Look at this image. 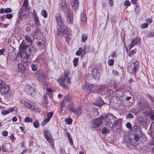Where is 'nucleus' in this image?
I'll list each match as a JSON object with an SVG mask.
<instances>
[{"label": "nucleus", "instance_id": "1", "mask_svg": "<svg viewBox=\"0 0 154 154\" xmlns=\"http://www.w3.org/2000/svg\"><path fill=\"white\" fill-rule=\"evenodd\" d=\"M19 48L21 51H24V53L25 54V55H24V54L23 55H23L21 56V60L22 62L24 63H27L28 61V58L29 57V54H27V52L26 51L28 49L29 50L28 52L30 53L31 52L30 49L29 48L28 45L24 43L23 41H22L21 43L19 46ZM28 54L29 53H28Z\"/></svg>", "mask_w": 154, "mask_h": 154}, {"label": "nucleus", "instance_id": "2", "mask_svg": "<svg viewBox=\"0 0 154 154\" xmlns=\"http://www.w3.org/2000/svg\"><path fill=\"white\" fill-rule=\"evenodd\" d=\"M34 75L40 83H43L45 82L46 77L42 70L40 69L38 70L35 73Z\"/></svg>", "mask_w": 154, "mask_h": 154}, {"label": "nucleus", "instance_id": "3", "mask_svg": "<svg viewBox=\"0 0 154 154\" xmlns=\"http://www.w3.org/2000/svg\"><path fill=\"white\" fill-rule=\"evenodd\" d=\"M83 89L86 92L90 93H94L97 91L95 85H93L90 83H85L83 88Z\"/></svg>", "mask_w": 154, "mask_h": 154}, {"label": "nucleus", "instance_id": "4", "mask_svg": "<svg viewBox=\"0 0 154 154\" xmlns=\"http://www.w3.org/2000/svg\"><path fill=\"white\" fill-rule=\"evenodd\" d=\"M27 10L24 9L23 7H21L18 13V17L16 21L17 23H19L20 21L23 20V17L26 16Z\"/></svg>", "mask_w": 154, "mask_h": 154}, {"label": "nucleus", "instance_id": "5", "mask_svg": "<svg viewBox=\"0 0 154 154\" xmlns=\"http://www.w3.org/2000/svg\"><path fill=\"white\" fill-rule=\"evenodd\" d=\"M56 17L58 24V25L57 26V29L58 30V34L59 35L60 32V30H61V28L63 27V23L60 14H56Z\"/></svg>", "mask_w": 154, "mask_h": 154}, {"label": "nucleus", "instance_id": "6", "mask_svg": "<svg viewBox=\"0 0 154 154\" xmlns=\"http://www.w3.org/2000/svg\"><path fill=\"white\" fill-rule=\"evenodd\" d=\"M116 119V117L114 116L112 114L110 113L107 114L105 117H104L103 119L106 124L109 126L112 123L111 121L112 119L115 120Z\"/></svg>", "mask_w": 154, "mask_h": 154}, {"label": "nucleus", "instance_id": "7", "mask_svg": "<svg viewBox=\"0 0 154 154\" xmlns=\"http://www.w3.org/2000/svg\"><path fill=\"white\" fill-rule=\"evenodd\" d=\"M69 75V72L68 71H65L64 72V76H62L60 78V85H61L63 88L65 89L67 88L68 87L66 85V84L65 82V81L66 77H67V76Z\"/></svg>", "mask_w": 154, "mask_h": 154}, {"label": "nucleus", "instance_id": "8", "mask_svg": "<svg viewBox=\"0 0 154 154\" xmlns=\"http://www.w3.org/2000/svg\"><path fill=\"white\" fill-rule=\"evenodd\" d=\"M103 119L104 116L94 119L93 121V126L96 128L99 127L102 123Z\"/></svg>", "mask_w": 154, "mask_h": 154}, {"label": "nucleus", "instance_id": "9", "mask_svg": "<svg viewBox=\"0 0 154 154\" xmlns=\"http://www.w3.org/2000/svg\"><path fill=\"white\" fill-rule=\"evenodd\" d=\"M62 28L63 27L61 28V30H60V32L59 35L58 34V30H57V36H58L59 37H60L62 36V35L66 39H68L70 36L69 31L66 28L64 29V28H63V31Z\"/></svg>", "mask_w": 154, "mask_h": 154}, {"label": "nucleus", "instance_id": "10", "mask_svg": "<svg viewBox=\"0 0 154 154\" xmlns=\"http://www.w3.org/2000/svg\"><path fill=\"white\" fill-rule=\"evenodd\" d=\"M66 21L69 24H72L73 23V13L72 11H69L66 12Z\"/></svg>", "mask_w": 154, "mask_h": 154}, {"label": "nucleus", "instance_id": "11", "mask_svg": "<svg viewBox=\"0 0 154 154\" xmlns=\"http://www.w3.org/2000/svg\"><path fill=\"white\" fill-rule=\"evenodd\" d=\"M24 104L25 106L28 108L29 109L31 110L34 112H39L40 111V109L32 105L31 104L28 102H24Z\"/></svg>", "mask_w": 154, "mask_h": 154}, {"label": "nucleus", "instance_id": "12", "mask_svg": "<svg viewBox=\"0 0 154 154\" xmlns=\"http://www.w3.org/2000/svg\"><path fill=\"white\" fill-rule=\"evenodd\" d=\"M44 135L45 138L48 142L52 143L53 142L52 136L49 131L45 130L44 131Z\"/></svg>", "mask_w": 154, "mask_h": 154}, {"label": "nucleus", "instance_id": "13", "mask_svg": "<svg viewBox=\"0 0 154 154\" xmlns=\"http://www.w3.org/2000/svg\"><path fill=\"white\" fill-rule=\"evenodd\" d=\"M115 121L112 125V129L114 131L115 128L118 129L121 128V122L122 120L120 119H118L117 120H114Z\"/></svg>", "mask_w": 154, "mask_h": 154}, {"label": "nucleus", "instance_id": "14", "mask_svg": "<svg viewBox=\"0 0 154 154\" xmlns=\"http://www.w3.org/2000/svg\"><path fill=\"white\" fill-rule=\"evenodd\" d=\"M60 4L62 9L64 12H66L70 10H69L67 7V4L65 0H60Z\"/></svg>", "mask_w": 154, "mask_h": 154}, {"label": "nucleus", "instance_id": "15", "mask_svg": "<svg viewBox=\"0 0 154 154\" xmlns=\"http://www.w3.org/2000/svg\"><path fill=\"white\" fill-rule=\"evenodd\" d=\"M94 104L99 107H101L104 104V101L100 97H98L96 99L95 102H93Z\"/></svg>", "mask_w": 154, "mask_h": 154}, {"label": "nucleus", "instance_id": "16", "mask_svg": "<svg viewBox=\"0 0 154 154\" xmlns=\"http://www.w3.org/2000/svg\"><path fill=\"white\" fill-rule=\"evenodd\" d=\"M10 87L8 85H5L0 89V93L2 94L7 93L9 91Z\"/></svg>", "mask_w": 154, "mask_h": 154}, {"label": "nucleus", "instance_id": "17", "mask_svg": "<svg viewBox=\"0 0 154 154\" xmlns=\"http://www.w3.org/2000/svg\"><path fill=\"white\" fill-rule=\"evenodd\" d=\"M91 73L93 77L95 79H98L100 77V72L98 69L94 68L91 71Z\"/></svg>", "mask_w": 154, "mask_h": 154}, {"label": "nucleus", "instance_id": "18", "mask_svg": "<svg viewBox=\"0 0 154 154\" xmlns=\"http://www.w3.org/2000/svg\"><path fill=\"white\" fill-rule=\"evenodd\" d=\"M140 38H136L132 40L131 42L129 44L128 47L129 49L130 50L132 48H133L135 45L137 44L138 41L140 40Z\"/></svg>", "mask_w": 154, "mask_h": 154}, {"label": "nucleus", "instance_id": "19", "mask_svg": "<svg viewBox=\"0 0 154 154\" xmlns=\"http://www.w3.org/2000/svg\"><path fill=\"white\" fill-rule=\"evenodd\" d=\"M133 67L132 69V73L134 74H136L137 70H138L139 67L138 62L136 61L135 62H133Z\"/></svg>", "mask_w": 154, "mask_h": 154}, {"label": "nucleus", "instance_id": "20", "mask_svg": "<svg viewBox=\"0 0 154 154\" xmlns=\"http://www.w3.org/2000/svg\"><path fill=\"white\" fill-rule=\"evenodd\" d=\"M132 130L135 133H138V134H141L142 132L141 128L135 124L134 125Z\"/></svg>", "mask_w": 154, "mask_h": 154}, {"label": "nucleus", "instance_id": "21", "mask_svg": "<svg viewBox=\"0 0 154 154\" xmlns=\"http://www.w3.org/2000/svg\"><path fill=\"white\" fill-rule=\"evenodd\" d=\"M19 71L20 72H23L25 70L26 67L22 63H19L18 65Z\"/></svg>", "mask_w": 154, "mask_h": 154}, {"label": "nucleus", "instance_id": "22", "mask_svg": "<svg viewBox=\"0 0 154 154\" xmlns=\"http://www.w3.org/2000/svg\"><path fill=\"white\" fill-rule=\"evenodd\" d=\"M12 11V9L10 8H7L6 9L1 8L0 10V12L2 14H3L4 13H10Z\"/></svg>", "mask_w": 154, "mask_h": 154}, {"label": "nucleus", "instance_id": "23", "mask_svg": "<svg viewBox=\"0 0 154 154\" xmlns=\"http://www.w3.org/2000/svg\"><path fill=\"white\" fill-rule=\"evenodd\" d=\"M77 116H78L82 113V109L81 107H79L76 109H75L73 113Z\"/></svg>", "mask_w": 154, "mask_h": 154}, {"label": "nucleus", "instance_id": "24", "mask_svg": "<svg viewBox=\"0 0 154 154\" xmlns=\"http://www.w3.org/2000/svg\"><path fill=\"white\" fill-rule=\"evenodd\" d=\"M71 4L72 7H74L76 8L79 5V1L78 0H71Z\"/></svg>", "mask_w": 154, "mask_h": 154}, {"label": "nucleus", "instance_id": "25", "mask_svg": "<svg viewBox=\"0 0 154 154\" xmlns=\"http://www.w3.org/2000/svg\"><path fill=\"white\" fill-rule=\"evenodd\" d=\"M139 108L140 111L142 110L146 106V103L144 102H139L138 103Z\"/></svg>", "mask_w": 154, "mask_h": 154}, {"label": "nucleus", "instance_id": "26", "mask_svg": "<svg viewBox=\"0 0 154 154\" xmlns=\"http://www.w3.org/2000/svg\"><path fill=\"white\" fill-rule=\"evenodd\" d=\"M121 104L123 106H130L132 105V103L129 100L128 101H124L123 103H121Z\"/></svg>", "mask_w": 154, "mask_h": 154}, {"label": "nucleus", "instance_id": "27", "mask_svg": "<svg viewBox=\"0 0 154 154\" xmlns=\"http://www.w3.org/2000/svg\"><path fill=\"white\" fill-rule=\"evenodd\" d=\"M102 133L103 134H108L109 132V130L107 129L106 127H104L102 130Z\"/></svg>", "mask_w": 154, "mask_h": 154}, {"label": "nucleus", "instance_id": "28", "mask_svg": "<svg viewBox=\"0 0 154 154\" xmlns=\"http://www.w3.org/2000/svg\"><path fill=\"white\" fill-rule=\"evenodd\" d=\"M33 17L34 18V22L35 23H36L37 25L40 24L38 18L37 17L36 15H34L33 16Z\"/></svg>", "mask_w": 154, "mask_h": 154}, {"label": "nucleus", "instance_id": "29", "mask_svg": "<svg viewBox=\"0 0 154 154\" xmlns=\"http://www.w3.org/2000/svg\"><path fill=\"white\" fill-rule=\"evenodd\" d=\"M27 87L29 89V90L28 91V93L29 94H31L34 92V89L33 88L31 87L29 85L27 86Z\"/></svg>", "mask_w": 154, "mask_h": 154}, {"label": "nucleus", "instance_id": "30", "mask_svg": "<svg viewBox=\"0 0 154 154\" xmlns=\"http://www.w3.org/2000/svg\"><path fill=\"white\" fill-rule=\"evenodd\" d=\"M87 36L85 34H83L81 36V41L82 42H85L87 39Z\"/></svg>", "mask_w": 154, "mask_h": 154}, {"label": "nucleus", "instance_id": "31", "mask_svg": "<svg viewBox=\"0 0 154 154\" xmlns=\"http://www.w3.org/2000/svg\"><path fill=\"white\" fill-rule=\"evenodd\" d=\"M65 122L68 125H71L72 122V119L70 118L69 117L66 119L65 120Z\"/></svg>", "mask_w": 154, "mask_h": 154}, {"label": "nucleus", "instance_id": "32", "mask_svg": "<svg viewBox=\"0 0 154 154\" xmlns=\"http://www.w3.org/2000/svg\"><path fill=\"white\" fill-rule=\"evenodd\" d=\"M31 67L32 70L35 71H36L38 67V66L37 64L32 63Z\"/></svg>", "mask_w": 154, "mask_h": 154}, {"label": "nucleus", "instance_id": "33", "mask_svg": "<svg viewBox=\"0 0 154 154\" xmlns=\"http://www.w3.org/2000/svg\"><path fill=\"white\" fill-rule=\"evenodd\" d=\"M131 144L133 146H137L138 144V141L135 140H134L132 139L131 140Z\"/></svg>", "mask_w": 154, "mask_h": 154}, {"label": "nucleus", "instance_id": "34", "mask_svg": "<svg viewBox=\"0 0 154 154\" xmlns=\"http://www.w3.org/2000/svg\"><path fill=\"white\" fill-rule=\"evenodd\" d=\"M79 61V58H75L73 60V65L74 66L76 67L77 66L78 62Z\"/></svg>", "mask_w": 154, "mask_h": 154}, {"label": "nucleus", "instance_id": "35", "mask_svg": "<svg viewBox=\"0 0 154 154\" xmlns=\"http://www.w3.org/2000/svg\"><path fill=\"white\" fill-rule=\"evenodd\" d=\"M140 134L135 133V134H134V138H132V139L138 141L139 139V136Z\"/></svg>", "mask_w": 154, "mask_h": 154}, {"label": "nucleus", "instance_id": "36", "mask_svg": "<svg viewBox=\"0 0 154 154\" xmlns=\"http://www.w3.org/2000/svg\"><path fill=\"white\" fill-rule=\"evenodd\" d=\"M25 39L28 43H31L32 42V40L29 36L26 35L25 36Z\"/></svg>", "mask_w": 154, "mask_h": 154}, {"label": "nucleus", "instance_id": "37", "mask_svg": "<svg viewBox=\"0 0 154 154\" xmlns=\"http://www.w3.org/2000/svg\"><path fill=\"white\" fill-rule=\"evenodd\" d=\"M28 3V2H26V1H24L23 2V6H22V7H24V8L28 10L29 9V8H28V7L27 6V4Z\"/></svg>", "mask_w": 154, "mask_h": 154}, {"label": "nucleus", "instance_id": "38", "mask_svg": "<svg viewBox=\"0 0 154 154\" xmlns=\"http://www.w3.org/2000/svg\"><path fill=\"white\" fill-rule=\"evenodd\" d=\"M82 20L84 22H85L86 20V15L84 13L82 14L81 15Z\"/></svg>", "mask_w": 154, "mask_h": 154}, {"label": "nucleus", "instance_id": "39", "mask_svg": "<svg viewBox=\"0 0 154 154\" xmlns=\"http://www.w3.org/2000/svg\"><path fill=\"white\" fill-rule=\"evenodd\" d=\"M24 122H32V120L31 118H29L28 116H27L24 119Z\"/></svg>", "mask_w": 154, "mask_h": 154}, {"label": "nucleus", "instance_id": "40", "mask_svg": "<svg viewBox=\"0 0 154 154\" xmlns=\"http://www.w3.org/2000/svg\"><path fill=\"white\" fill-rule=\"evenodd\" d=\"M42 15L45 18H47L48 16L47 13L45 10H43L42 11Z\"/></svg>", "mask_w": 154, "mask_h": 154}, {"label": "nucleus", "instance_id": "41", "mask_svg": "<svg viewBox=\"0 0 154 154\" xmlns=\"http://www.w3.org/2000/svg\"><path fill=\"white\" fill-rule=\"evenodd\" d=\"M133 118V115L131 113H128L126 116V119H132Z\"/></svg>", "mask_w": 154, "mask_h": 154}, {"label": "nucleus", "instance_id": "42", "mask_svg": "<svg viewBox=\"0 0 154 154\" xmlns=\"http://www.w3.org/2000/svg\"><path fill=\"white\" fill-rule=\"evenodd\" d=\"M82 48L80 47L79 48L78 50L76 52L75 54L76 55H80L82 53Z\"/></svg>", "mask_w": 154, "mask_h": 154}, {"label": "nucleus", "instance_id": "43", "mask_svg": "<svg viewBox=\"0 0 154 154\" xmlns=\"http://www.w3.org/2000/svg\"><path fill=\"white\" fill-rule=\"evenodd\" d=\"M33 125L35 128H38L39 127L38 122L37 120H35L33 122Z\"/></svg>", "mask_w": 154, "mask_h": 154}, {"label": "nucleus", "instance_id": "44", "mask_svg": "<svg viewBox=\"0 0 154 154\" xmlns=\"http://www.w3.org/2000/svg\"><path fill=\"white\" fill-rule=\"evenodd\" d=\"M114 60L113 59H109L108 60V64L109 65L112 66L113 65L114 62Z\"/></svg>", "mask_w": 154, "mask_h": 154}, {"label": "nucleus", "instance_id": "45", "mask_svg": "<svg viewBox=\"0 0 154 154\" xmlns=\"http://www.w3.org/2000/svg\"><path fill=\"white\" fill-rule=\"evenodd\" d=\"M17 110V109L16 107H14L10 108L8 109V112H12L13 111H16Z\"/></svg>", "mask_w": 154, "mask_h": 154}, {"label": "nucleus", "instance_id": "46", "mask_svg": "<svg viewBox=\"0 0 154 154\" xmlns=\"http://www.w3.org/2000/svg\"><path fill=\"white\" fill-rule=\"evenodd\" d=\"M71 99V97L69 95V94H68L66 96L64 97V100L66 101H69Z\"/></svg>", "mask_w": 154, "mask_h": 154}, {"label": "nucleus", "instance_id": "47", "mask_svg": "<svg viewBox=\"0 0 154 154\" xmlns=\"http://www.w3.org/2000/svg\"><path fill=\"white\" fill-rule=\"evenodd\" d=\"M50 120V119H49L47 118L43 120L42 123V126L44 125L47 122L49 121Z\"/></svg>", "mask_w": 154, "mask_h": 154}, {"label": "nucleus", "instance_id": "48", "mask_svg": "<svg viewBox=\"0 0 154 154\" xmlns=\"http://www.w3.org/2000/svg\"><path fill=\"white\" fill-rule=\"evenodd\" d=\"M53 115V112H48L47 113V118L49 119H50L52 117Z\"/></svg>", "mask_w": 154, "mask_h": 154}, {"label": "nucleus", "instance_id": "49", "mask_svg": "<svg viewBox=\"0 0 154 154\" xmlns=\"http://www.w3.org/2000/svg\"><path fill=\"white\" fill-rule=\"evenodd\" d=\"M148 26V23H143L141 25V27L142 28H145L147 27Z\"/></svg>", "mask_w": 154, "mask_h": 154}, {"label": "nucleus", "instance_id": "50", "mask_svg": "<svg viewBox=\"0 0 154 154\" xmlns=\"http://www.w3.org/2000/svg\"><path fill=\"white\" fill-rule=\"evenodd\" d=\"M131 3L129 0H126L125 2V5L126 7H128L130 6Z\"/></svg>", "mask_w": 154, "mask_h": 154}, {"label": "nucleus", "instance_id": "51", "mask_svg": "<svg viewBox=\"0 0 154 154\" xmlns=\"http://www.w3.org/2000/svg\"><path fill=\"white\" fill-rule=\"evenodd\" d=\"M5 84L4 82L1 79H0V89Z\"/></svg>", "mask_w": 154, "mask_h": 154}, {"label": "nucleus", "instance_id": "52", "mask_svg": "<svg viewBox=\"0 0 154 154\" xmlns=\"http://www.w3.org/2000/svg\"><path fill=\"white\" fill-rule=\"evenodd\" d=\"M86 47H84L83 48V49L82 50V52L83 53V54H82L81 55V56L82 57V55H83V56H84V55H85V54L86 53Z\"/></svg>", "mask_w": 154, "mask_h": 154}, {"label": "nucleus", "instance_id": "53", "mask_svg": "<svg viewBox=\"0 0 154 154\" xmlns=\"http://www.w3.org/2000/svg\"><path fill=\"white\" fill-rule=\"evenodd\" d=\"M9 113V112H8V110H3L2 111V113L3 115L8 114Z\"/></svg>", "mask_w": 154, "mask_h": 154}, {"label": "nucleus", "instance_id": "54", "mask_svg": "<svg viewBox=\"0 0 154 154\" xmlns=\"http://www.w3.org/2000/svg\"><path fill=\"white\" fill-rule=\"evenodd\" d=\"M126 126L128 129H131L132 128L131 125L129 122H128L126 124Z\"/></svg>", "mask_w": 154, "mask_h": 154}, {"label": "nucleus", "instance_id": "55", "mask_svg": "<svg viewBox=\"0 0 154 154\" xmlns=\"http://www.w3.org/2000/svg\"><path fill=\"white\" fill-rule=\"evenodd\" d=\"M66 82L67 83V84L69 85L71 83V79L70 77H66Z\"/></svg>", "mask_w": 154, "mask_h": 154}, {"label": "nucleus", "instance_id": "56", "mask_svg": "<svg viewBox=\"0 0 154 154\" xmlns=\"http://www.w3.org/2000/svg\"><path fill=\"white\" fill-rule=\"evenodd\" d=\"M135 51L134 50H132L130 52L129 55V56H131L135 53Z\"/></svg>", "mask_w": 154, "mask_h": 154}, {"label": "nucleus", "instance_id": "57", "mask_svg": "<svg viewBox=\"0 0 154 154\" xmlns=\"http://www.w3.org/2000/svg\"><path fill=\"white\" fill-rule=\"evenodd\" d=\"M13 17V15L11 14H8L6 16V18L10 19H11Z\"/></svg>", "mask_w": 154, "mask_h": 154}, {"label": "nucleus", "instance_id": "58", "mask_svg": "<svg viewBox=\"0 0 154 154\" xmlns=\"http://www.w3.org/2000/svg\"><path fill=\"white\" fill-rule=\"evenodd\" d=\"M2 134L4 136H7L8 134V132L5 131H4L2 133Z\"/></svg>", "mask_w": 154, "mask_h": 154}, {"label": "nucleus", "instance_id": "59", "mask_svg": "<svg viewBox=\"0 0 154 154\" xmlns=\"http://www.w3.org/2000/svg\"><path fill=\"white\" fill-rule=\"evenodd\" d=\"M131 98V97H129L128 96L126 97V98L124 100V101H128V100H129Z\"/></svg>", "mask_w": 154, "mask_h": 154}, {"label": "nucleus", "instance_id": "60", "mask_svg": "<svg viewBox=\"0 0 154 154\" xmlns=\"http://www.w3.org/2000/svg\"><path fill=\"white\" fill-rule=\"evenodd\" d=\"M109 4L110 6H112L114 4L113 0H109Z\"/></svg>", "mask_w": 154, "mask_h": 154}, {"label": "nucleus", "instance_id": "61", "mask_svg": "<svg viewBox=\"0 0 154 154\" xmlns=\"http://www.w3.org/2000/svg\"><path fill=\"white\" fill-rule=\"evenodd\" d=\"M148 97L149 99L151 100L152 102L153 103H154V98L152 97L150 95H149Z\"/></svg>", "mask_w": 154, "mask_h": 154}, {"label": "nucleus", "instance_id": "62", "mask_svg": "<svg viewBox=\"0 0 154 154\" xmlns=\"http://www.w3.org/2000/svg\"><path fill=\"white\" fill-rule=\"evenodd\" d=\"M66 135L69 140L72 138L71 137V135L69 133L67 132L66 133Z\"/></svg>", "mask_w": 154, "mask_h": 154}, {"label": "nucleus", "instance_id": "63", "mask_svg": "<svg viewBox=\"0 0 154 154\" xmlns=\"http://www.w3.org/2000/svg\"><path fill=\"white\" fill-rule=\"evenodd\" d=\"M112 72H113V73L116 76L118 75L119 74L118 72L116 70H113Z\"/></svg>", "mask_w": 154, "mask_h": 154}, {"label": "nucleus", "instance_id": "64", "mask_svg": "<svg viewBox=\"0 0 154 154\" xmlns=\"http://www.w3.org/2000/svg\"><path fill=\"white\" fill-rule=\"evenodd\" d=\"M17 118L15 116H14L12 119V121L13 122H16L17 120Z\"/></svg>", "mask_w": 154, "mask_h": 154}]
</instances>
